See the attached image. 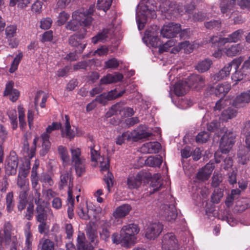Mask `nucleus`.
<instances>
[{
    "label": "nucleus",
    "mask_w": 250,
    "mask_h": 250,
    "mask_svg": "<svg viewBox=\"0 0 250 250\" xmlns=\"http://www.w3.org/2000/svg\"><path fill=\"white\" fill-rule=\"evenodd\" d=\"M113 75L108 74L106 76L103 77L100 80L101 84H106L113 83Z\"/></svg>",
    "instance_id": "63"
},
{
    "label": "nucleus",
    "mask_w": 250,
    "mask_h": 250,
    "mask_svg": "<svg viewBox=\"0 0 250 250\" xmlns=\"http://www.w3.org/2000/svg\"><path fill=\"white\" fill-rule=\"evenodd\" d=\"M26 227L27 228L25 231V245L27 248V250H31L33 239L32 235L30 230V224L29 223L27 224Z\"/></svg>",
    "instance_id": "35"
},
{
    "label": "nucleus",
    "mask_w": 250,
    "mask_h": 250,
    "mask_svg": "<svg viewBox=\"0 0 250 250\" xmlns=\"http://www.w3.org/2000/svg\"><path fill=\"white\" fill-rule=\"evenodd\" d=\"M11 229V224L7 222L4 225V229L0 230V245L3 239L6 245H10L11 246L10 250H17L16 247V239L15 237H11L10 230Z\"/></svg>",
    "instance_id": "4"
},
{
    "label": "nucleus",
    "mask_w": 250,
    "mask_h": 250,
    "mask_svg": "<svg viewBox=\"0 0 250 250\" xmlns=\"http://www.w3.org/2000/svg\"><path fill=\"white\" fill-rule=\"evenodd\" d=\"M41 139L42 140V150L41 152V155L42 156L45 155L49 151L51 143L49 141L50 135L46 133H43L41 135Z\"/></svg>",
    "instance_id": "26"
},
{
    "label": "nucleus",
    "mask_w": 250,
    "mask_h": 250,
    "mask_svg": "<svg viewBox=\"0 0 250 250\" xmlns=\"http://www.w3.org/2000/svg\"><path fill=\"white\" fill-rule=\"evenodd\" d=\"M131 209V207L128 204H123L117 207L113 211L112 215L115 219L125 217Z\"/></svg>",
    "instance_id": "18"
},
{
    "label": "nucleus",
    "mask_w": 250,
    "mask_h": 250,
    "mask_svg": "<svg viewBox=\"0 0 250 250\" xmlns=\"http://www.w3.org/2000/svg\"><path fill=\"white\" fill-rule=\"evenodd\" d=\"M189 89L187 81H181L176 83L174 87V91L176 95L182 96Z\"/></svg>",
    "instance_id": "23"
},
{
    "label": "nucleus",
    "mask_w": 250,
    "mask_h": 250,
    "mask_svg": "<svg viewBox=\"0 0 250 250\" xmlns=\"http://www.w3.org/2000/svg\"><path fill=\"white\" fill-rule=\"evenodd\" d=\"M42 250H54V244L49 239H42L40 242Z\"/></svg>",
    "instance_id": "48"
},
{
    "label": "nucleus",
    "mask_w": 250,
    "mask_h": 250,
    "mask_svg": "<svg viewBox=\"0 0 250 250\" xmlns=\"http://www.w3.org/2000/svg\"><path fill=\"white\" fill-rule=\"evenodd\" d=\"M243 61V58L240 57L233 59L231 62L225 65V66L215 74L213 77L215 81H221L228 77L230 74L232 66H234L235 69H239L240 64Z\"/></svg>",
    "instance_id": "3"
},
{
    "label": "nucleus",
    "mask_w": 250,
    "mask_h": 250,
    "mask_svg": "<svg viewBox=\"0 0 250 250\" xmlns=\"http://www.w3.org/2000/svg\"><path fill=\"white\" fill-rule=\"evenodd\" d=\"M159 214L167 221L173 222L177 216V213L174 205H163L159 211Z\"/></svg>",
    "instance_id": "11"
},
{
    "label": "nucleus",
    "mask_w": 250,
    "mask_h": 250,
    "mask_svg": "<svg viewBox=\"0 0 250 250\" xmlns=\"http://www.w3.org/2000/svg\"><path fill=\"white\" fill-rule=\"evenodd\" d=\"M239 5L243 8H247L250 9V0H238ZM227 0H223V2L221 4L220 8L222 13L232 14L231 10L235 3L236 0H230V3H226Z\"/></svg>",
    "instance_id": "9"
},
{
    "label": "nucleus",
    "mask_w": 250,
    "mask_h": 250,
    "mask_svg": "<svg viewBox=\"0 0 250 250\" xmlns=\"http://www.w3.org/2000/svg\"><path fill=\"white\" fill-rule=\"evenodd\" d=\"M71 175L68 173L62 174L61 175L60 182L59 184V188L60 189H62L64 187L66 186L67 184L68 180H69V183L71 182ZM72 189V188L71 187L70 183H69V187Z\"/></svg>",
    "instance_id": "45"
},
{
    "label": "nucleus",
    "mask_w": 250,
    "mask_h": 250,
    "mask_svg": "<svg viewBox=\"0 0 250 250\" xmlns=\"http://www.w3.org/2000/svg\"><path fill=\"white\" fill-rule=\"evenodd\" d=\"M189 87L199 90L205 85V77L198 74H192L189 76L187 81Z\"/></svg>",
    "instance_id": "13"
},
{
    "label": "nucleus",
    "mask_w": 250,
    "mask_h": 250,
    "mask_svg": "<svg viewBox=\"0 0 250 250\" xmlns=\"http://www.w3.org/2000/svg\"><path fill=\"white\" fill-rule=\"evenodd\" d=\"M112 0H98L97 7L99 10H102L106 12L110 7Z\"/></svg>",
    "instance_id": "39"
},
{
    "label": "nucleus",
    "mask_w": 250,
    "mask_h": 250,
    "mask_svg": "<svg viewBox=\"0 0 250 250\" xmlns=\"http://www.w3.org/2000/svg\"><path fill=\"white\" fill-rule=\"evenodd\" d=\"M142 183V179L140 174L136 176H129L127 178V185L130 189L138 188Z\"/></svg>",
    "instance_id": "28"
},
{
    "label": "nucleus",
    "mask_w": 250,
    "mask_h": 250,
    "mask_svg": "<svg viewBox=\"0 0 250 250\" xmlns=\"http://www.w3.org/2000/svg\"><path fill=\"white\" fill-rule=\"evenodd\" d=\"M80 26L88 27L90 26L93 21V18L91 16H87L82 13H80Z\"/></svg>",
    "instance_id": "50"
},
{
    "label": "nucleus",
    "mask_w": 250,
    "mask_h": 250,
    "mask_svg": "<svg viewBox=\"0 0 250 250\" xmlns=\"http://www.w3.org/2000/svg\"><path fill=\"white\" fill-rule=\"evenodd\" d=\"M94 62L95 61L93 59L81 61L73 65V69L74 71L80 69L86 70L87 67H91Z\"/></svg>",
    "instance_id": "29"
},
{
    "label": "nucleus",
    "mask_w": 250,
    "mask_h": 250,
    "mask_svg": "<svg viewBox=\"0 0 250 250\" xmlns=\"http://www.w3.org/2000/svg\"><path fill=\"white\" fill-rule=\"evenodd\" d=\"M220 124L216 121H213L207 126L208 130L210 131H215V134L217 136L220 135V129L223 127H221L219 129V127H220Z\"/></svg>",
    "instance_id": "47"
},
{
    "label": "nucleus",
    "mask_w": 250,
    "mask_h": 250,
    "mask_svg": "<svg viewBox=\"0 0 250 250\" xmlns=\"http://www.w3.org/2000/svg\"><path fill=\"white\" fill-rule=\"evenodd\" d=\"M181 31V25L179 23L170 22L164 25L161 30V34L167 38H173Z\"/></svg>",
    "instance_id": "10"
},
{
    "label": "nucleus",
    "mask_w": 250,
    "mask_h": 250,
    "mask_svg": "<svg viewBox=\"0 0 250 250\" xmlns=\"http://www.w3.org/2000/svg\"><path fill=\"white\" fill-rule=\"evenodd\" d=\"M125 139L132 140L131 136H130V133L124 132L121 135L117 137L116 143L117 145H121L124 143Z\"/></svg>",
    "instance_id": "58"
},
{
    "label": "nucleus",
    "mask_w": 250,
    "mask_h": 250,
    "mask_svg": "<svg viewBox=\"0 0 250 250\" xmlns=\"http://www.w3.org/2000/svg\"><path fill=\"white\" fill-rule=\"evenodd\" d=\"M163 229V225L159 222L150 223L145 230V237L150 240L157 238Z\"/></svg>",
    "instance_id": "6"
},
{
    "label": "nucleus",
    "mask_w": 250,
    "mask_h": 250,
    "mask_svg": "<svg viewBox=\"0 0 250 250\" xmlns=\"http://www.w3.org/2000/svg\"><path fill=\"white\" fill-rule=\"evenodd\" d=\"M77 212L78 215L81 218L84 220H88L90 217L88 214V208L85 207L84 203L81 204L77 208Z\"/></svg>",
    "instance_id": "36"
},
{
    "label": "nucleus",
    "mask_w": 250,
    "mask_h": 250,
    "mask_svg": "<svg viewBox=\"0 0 250 250\" xmlns=\"http://www.w3.org/2000/svg\"><path fill=\"white\" fill-rule=\"evenodd\" d=\"M247 74L248 73L245 71H243L241 69L240 70L238 69H235V73L231 76V79L237 83V82L242 81Z\"/></svg>",
    "instance_id": "41"
},
{
    "label": "nucleus",
    "mask_w": 250,
    "mask_h": 250,
    "mask_svg": "<svg viewBox=\"0 0 250 250\" xmlns=\"http://www.w3.org/2000/svg\"><path fill=\"white\" fill-rule=\"evenodd\" d=\"M87 30L85 28H83L82 33L74 34L71 36L69 39V43L72 46L78 47L77 52L81 54L86 46L87 43H82L81 40L85 38Z\"/></svg>",
    "instance_id": "5"
},
{
    "label": "nucleus",
    "mask_w": 250,
    "mask_h": 250,
    "mask_svg": "<svg viewBox=\"0 0 250 250\" xmlns=\"http://www.w3.org/2000/svg\"><path fill=\"white\" fill-rule=\"evenodd\" d=\"M17 29V26L16 24L7 26L5 29L6 38L9 40L16 36Z\"/></svg>",
    "instance_id": "34"
},
{
    "label": "nucleus",
    "mask_w": 250,
    "mask_h": 250,
    "mask_svg": "<svg viewBox=\"0 0 250 250\" xmlns=\"http://www.w3.org/2000/svg\"><path fill=\"white\" fill-rule=\"evenodd\" d=\"M204 25L208 29H216L217 30H219L221 28V21L219 20H213L205 22Z\"/></svg>",
    "instance_id": "46"
},
{
    "label": "nucleus",
    "mask_w": 250,
    "mask_h": 250,
    "mask_svg": "<svg viewBox=\"0 0 250 250\" xmlns=\"http://www.w3.org/2000/svg\"><path fill=\"white\" fill-rule=\"evenodd\" d=\"M212 63V62L211 60L208 59H206L198 63L196 67V69L198 71L203 73L208 71Z\"/></svg>",
    "instance_id": "32"
},
{
    "label": "nucleus",
    "mask_w": 250,
    "mask_h": 250,
    "mask_svg": "<svg viewBox=\"0 0 250 250\" xmlns=\"http://www.w3.org/2000/svg\"><path fill=\"white\" fill-rule=\"evenodd\" d=\"M244 49V47L243 44L238 43L231 45L229 47L225 48L224 52L228 57H232L240 54Z\"/></svg>",
    "instance_id": "21"
},
{
    "label": "nucleus",
    "mask_w": 250,
    "mask_h": 250,
    "mask_svg": "<svg viewBox=\"0 0 250 250\" xmlns=\"http://www.w3.org/2000/svg\"><path fill=\"white\" fill-rule=\"evenodd\" d=\"M18 159L14 156H10L7 160L5 171L8 175H14L16 173L18 167Z\"/></svg>",
    "instance_id": "19"
},
{
    "label": "nucleus",
    "mask_w": 250,
    "mask_h": 250,
    "mask_svg": "<svg viewBox=\"0 0 250 250\" xmlns=\"http://www.w3.org/2000/svg\"><path fill=\"white\" fill-rule=\"evenodd\" d=\"M86 234L90 243L94 246H97L99 243L98 234L96 230L91 226H87L86 229Z\"/></svg>",
    "instance_id": "27"
},
{
    "label": "nucleus",
    "mask_w": 250,
    "mask_h": 250,
    "mask_svg": "<svg viewBox=\"0 0 250 250\" xmlns=\"http://www.w3.org/2000/svg\"><path fill=\"white\" fill-rule=\"evenodd\" d=\"M237 113L236 110H223L219 119L223 122L227 121L229 119L235 117Z\"/></svg>",
    "instance_id": "42"
},
{
    "label": "nucleus",
    "mask_w": 250,
    "mask_h": 250,
    "mask_svg": "<svg viewBox=\"0 0 250 250\" xmlns=\"http://www.w3.org/2000/svg\"><path fill=\"white\" fill-rule=\"evenodd\" d=\"M161 247L163 250H178L177 240L172 233H167L163 236Z\"/></svg>",
    "instance_id": "7"
},
{
    "label": "nucleus",
    "mask_w": 250,
    "mask_h": 250,
    "mask_svg": "<svg viewBox=\"0 0 250 250\" xmlns=\"http://www.w3.org/2000/svg\"><path fill=\"white\" fill-rule=\"evenodd\" d=\"M140 229L135 224H130L124 226L121 230V236L123 237V242L125 247L128 248L136 243L137 234Z\"/></svg>",
    "instance_id": "1"
},
{
    "label": "nucleus",
    "mask_w": 250,
    "mask_h": 250,
    "mask_svg": "<svg viewBox=\"0 0 250 250\" xmlns=\"http://www.w3.org/2000/svg\"><path fill=\"white\" fill-rule=\"evenodd\" d=\"M214 168L212 163L207 164L204 167L199 169L196 175L197 179L201 182L208 180Z\"/></svg>",
    "instance_id": "17"
},
{
    "label": "nucleus",
    "mask_w": 250,
    "mask_h": 250,
    "mask_svg": "<svg viewBox=\"0 0 250 250\" xmlns=\"http://www.w3.org/2000/svg\"><path fill=\"white\" fill-rule=\"evenodd\" d=\"M210 135L208 132L201 131L199 132L196 137V142L199 144L206 143L209 139Z\"/></svg>",
    "instance_id": "49"
},
{
    "label": "nucleus",
    "mask_w": 250,
    "mask_h": 250,
    "mask_svg": "<svg viewBox=\"0 0 250 250\" xmlns=\"http://www.w3.org/2000/svg\"><path fill=\"white\" fill-rule=\"evenodd\" d=\"M94 146H90V155L91 160L92 162H97L98 160H100V154L97 150L94 149Z\"/></svg>",
    "instance_id": "62"
},
{
    "label": "nucleus",
    "mask_w": 250,
    "mask_h": 250,
    "mask_svg": "<svg viewBox=\"0 0 250 250\" xmlns=\"http://www.w3.org/2000/svg\"><path fill=\"white\" fill-rule=\"evenodd\" d=\"M14 83L13 81L8 82L3 92V96H8L9 100L13 102H16L19 98L20 92L14 88Z\"/></svg>",
    "instance_id": "15"
},
{
    "label": "nucleus",
    "mask_w": 250,
    "mask_h": 250,
    "mask_svg": "<svg viewBox=\"0 0 250 250\" xmlns=\"http://www.w3.org/2000/svg\"><path fill=\"white\" fill-rule=\"evenodd\" d=\"M237 158L238 163L242 165L246 164L249 160L244 150H240L238 152Z\"/></svg>",
    "instance_id": "60"
},
{
    "label": "nucleus",
    "mask_w": 250,
    "mask_h": 250,
    "mask_svg": "<svg viewBox=\"0 0 250 250\" xmlns=\"http://www.w3.org/2000/svg\"><path fill=\"white\" fill-rule=\"evenodd\" d=\"M23 57V54L22 52H20L14 58L13 62L11 63V67L9 69V72L10 73L14 72L18 67V65L21 61Z\"/></svg>",
    "instance_id": "44"
},
{
    "label": "nucleus",
    "mask_w": 250,
    "mask_h": 250,
    "mask_svg": "<svg viewBox=\"0 0 250 250\" xmlns=\"http://www.w3.org/2000/svg\"><path fill=\"white\" fill-rule=\"evenodd\" d=\"M161 148V144L157 142H148L142 146L141 151L144 153H156L159 152Z\"/></svg>",
    "instance_id": "20"
},
{
    "label": "nucleus",
    "mask_w": 250,
    "mask_h": 250,
    "mask_svg": "<svg viewBox=\"0 0 250 250\" xmlns=\"http://www.w3.org/2000/svg\"><path fill=\"white\" fill-rule=\"evenodd\" d=\"M52 22V21L50 18H47L44 19L41 21L40 27L43 29H48L51 27Z\"/></svg>",
    "instance_id": "64"
},
{
    "label": "nucleus",
    "mask_w": 250,
    "mask_h": 250,
    "mask_svg": "<svg viewBox=\"0 0 250 250\" xmlns=\"http://www.w3.org/2000/svg\"><path fill=\"white\" fill-rule=\"evenodd\" d=\"M175 42L173 40H169L167 41L165 43L160 45L159 48V51L162 53L164 52H167L169 50L170 47L174 46Z\"/></svg>",
    "instance_id": "56"
},
{
    "label": "nucleus",
    "mask_w": 250,
    "mask_h": 250,
    "mask_svg": "<svg viewBox=\"0 0 250 250\" xmlns=\"http://www.w3.org/2000/svg\"><path fill=\"white\" fill-rule=\"evenodd\" d=\"M76 172L78 176L83 175L85 171V160L74 163Z\"/></svg>",
    "instance_id": "40"
},
{
    "label": "nucleus",
    "mask_w": 250,
    "mask_h": 250,
    "mask_svg": "<svg viewBox=\"0 0 250 250\" xmlns=\"http://www.w3.org/2000/svg\"><path fill=\"white\" fill-rule=\"evenodd\" d=\"M25 167L22 168L20 167V171L19 175H20L21 176L23 177L24 178H25L28 173H29V169L30 168V163L29 161H26L25 162Z\"/></svg>",
    "instance_id": "61"
},
{
    "label": "nucleus",
    "mask_w": 250,
    "mask_h": 250,
    "mask_svg": "<svg viewBox=\"0 0 250 250\" xmlns=\"http://www.w3.org/2000/svg\"><path fill=\"white\" fill-rule=\"evenodd\" d=\"M58 151L63 162L65 164L68 163L70 157L66 148L62 146H60L58 147Z\"/></svg>",
    "instance_id": "38"
},
{
    "label": "nucleus",
    "mask_w": 250,
    "mask_h": 250,
    "mask_svg": "<svg viewBox=\"0 0 250 250\" xmlns=\"http://www.w3.org/2000/svg\"><path fill=\"white\" fill-rule=\"evenodd\" d=\"M109 30L108 29H104L102 32L98 33L96 36L92 38V42L94 44H96L99 42H103L108 38Z\"/></svg>",
    "instance_id": "33"
},
{
    "label": "nucleus",
    "mask_w": 250,
    "mask_h": 250,
    "mask_svg": "<svg viewBox=\"0 0 250 250\" xmlns=\"http://www.w3.org/2000/svg\"><path fill=\"white\" fill-rule=\"evenodd\" d=\"M67 205L68 217L71 219L74 215V198L73 195V191L70 187L68 190Z\"/></svg>",
    "instance_id": "25"
},
{
    "label": "nucleus",
    "mask_w": 250,
    "mask_h": 250,
    "mask_svg": "<svg viewBox=\"0 0 250 250\" xmlns=\"http://www.w3.org/2000/svg\"><path fill=\"white\" fill-rule=\"evenodd\" d=\"M100 163V167L101 168V171L104 172L107 171V175L104 176V178L105 183L106 184V187L108 192L110 191V188L113 186V175L112 174L108 171V168L109 166V161L107 158L101 157L100 158L99 161Z\"/></svg>",
    "instance_id": "8"
},
{
    "label": "nucleus",
    "mask_w": 250,
    "mask_h": 250,
    "mask_svg": "<svg viewBox=\"0 0 250 250\" xmlns=\"http://www.w3.org/2000/svg\"><path fill=\"white\" fill-rule=\"evenodd\" d=\"M119 62L117 59L112 58L105 62V66L107 68L115 69L118 67Z\"/></svg>",
    "instance_id": "57"
},
{
    "label": "nucleus",
    "mask_w": 250,
    "mask_h": 250,
    "mask_svg": "<svg viewBox=\"0 0 250 250\" xmlns=\"http://www.w3.org/2000/svg\"><path fill=\"white\" fill-rule=\"evenodd\" d=\"M250 102V90L241 93L237 96L233 102V106L237 108L243 107Z\"/></svg>",
    "instance_id": "16"
},
{
    "label": "nucleus",
    "mask_w": 250,
    "mask_h": 250,
    "mask_svg": "<svg viewBox=\"0 0 250 250\" xmlns=\"http://www.w3.org/2000/svg\"><path fill=\"white\" fill-rule=\"evenodd\" d=\"M72 160L74 163L75 162H79L85 160L82 157H81V150L79 148L72 147L70 149Z\"/></svg>",
    "instance_id": "43"
},
{
    "label": "nucleus",
    "mask_w": 250,
    "mask_h": 250,
    "mask_svg": "<svg viewBox=\"0 0 250 250\" xmlns=\"http://www.w3.org/2000/svg\"><path fill=\"white\" fill-rule=\"evenodd\" d=\"M125 92V90L118 92L117 90L114 89L109 91L108 93H105V95L108 101H109L121 97Z\"/></svg>",
    "instance_id": "54"
},
{
    "label": "nucleus",
    "mask_w": 250,
    "mask_h": 250,
    "mask_svg": "<svg viewBox=\"0 0 250 250\" xmlns=\"http://www.w3.org/2000/svg\"><path fill=\"white\" fill-rule=\"evenodd\" d=\"M80 14L72 15V19L69 21L65 25L67 30L76 31L78 30L80 26Z\"/></svg>",
    "instance_id": "24"
},
{
    "label": "nucleus",
    "mask_w": 250,
    "mask_h": 250,
    "mask_svg": "<svg viewBox=\"0 0 250 250\" xmlns=\"http://www.w3.org/2000/svg\"><path fill=\"white\" fill-rule=\"evenodd\" d=\"M61 124L60 123L53 122L51 125L47 126L46 131L44 133H47L49 135L53 131L61 128Z\"/></svg>",
    "instance_id": "59"
},
{
    "label": "nucleus",
    "mask_w": 250,
    "mask_h": 250,
    "mask_svg": "<svg viewBox=\"0 0 250 250\" xmlns=\"http://www.w3.org/2000/svg\"><path fill=\"white\" fill-rule=\"evenodd\" d=\"M243 33L244 31L242 29H238L229 34L232 43H236L240 41Z\"/></svg>",
    "instance_id": "53"
},
{
    "label": "nucleus",
    "mask_w": 250,
    "mask_h": 250,
    "mask_svg": "<svg viewBox=\"0 0 250 250\" xmlns=\"http://www.w3.org/2000/svg\"><path fill=\"white\" fill-rule=\"evenodd\" d=\"M231 88L230 84L228 83H219L215 87L210 86L209 91L210 94H214L215 96L224 98Z\"/></svg>",
    "instance_id": "14"
},
{
    "label": "nucleus",
    "mask_w": 250,
    "mask_h": 250,
    "mask_svg": "<svg viewBox=\"0 0 250 250\" xmlns=\"http://www.w3.org/2000/svg\"><path fill=\"white\" fill-rule=\"evenodd\" d=\"M150 186L153 192L158 190L162 186L161 176L159 173L155 174L152 178Z\"/></svg>",
    "instance_id": "31"
},
{
    "label": "nucleus",
    "mask_w": 250,
    "mask_h": 250,
    "mask_svg": "<svg viewBox=\"0 0 250 250\" xmlns=\"http://www.w3.org/2000/svg\"><path fill=\"white\" fill-rule=\"evenodd\" d=\"M162 157L160 155H157L155 157L150 156L148 157L145 161V164L150 167H160L162 163Z\"/></svg>",
    "instance_id": "30"
},
{
    "label": "nucleus",
    "mask_w": 250,
    "mask_h": 250,
    "mask_svg": "<svg viewBox=\"0 0 250 250\" xmlns=\"http://www.w3.org/2000/svg\"><path fill=\"white\" fill-rule=\"evenodd\" d=\"M69 18L70 15L68 13L65 12L64 11L61 12L58 16V20L57 21L58 24L59 26L63 25Z\"/></svg>",
    "instance_id": "55"
},
{
    "label": "nucleus",
    "mask_w": 250,
    "mask_h": 250,
    "mask_svg": "<svg viewBox=\"0 0 250 250\" xmlns=\"http://www.w3.org/2000/svg\"><path fill=\"white\" fill-rule=\"evenodd\" d=\"M64 117V126L62 129V137H66L69 139H72L75 136V132L71 128L68 116L65 115Z\"/></svg>",
    "instance_id": "22"
},
{
    "label": "nucleus",
    "mask_w": 250,
    "mask_h": 250,
    "mask_svg": "<svg viewBox=\"0 0 250 250\" xmlns=\"http://www.w3.org/2000/svg\"><path fill=\"white\" fill-rule=\"evenodd\" d=\"M152 135V133L146 125H140L136 129L130 132L132 140L136 141L146 138Z\"/></svg>",
    "instance_id": "12"
},
{
    "label": "nucleus",
    "mask_w": 250,
    "mask_h": 250,
    "mask_svg": "<svg viewBox=\"0 0 250 250\" xmlns=\"http://www.w3.org/2000/svg\"><path fill=\"white\" fill-rule=\"evenodd\" d=\"M77 247L78 249L83 250L85 247V238L83 232H79L77 237Z\"/></svg>",
    "instance_id": "52"
},
{
    "label": "nucleus",
    "mask_w": 250,
    "mask_h": 250,
    "mask_svg": "<svg viewBox=\"0 0 250 250\" xmlns=\"http://www.w3.org/2000/svg\"><path fill=\"white\" fill-rule=\"evenodd\" d=\"M223 196V192L221 188H216L214 190L212 196L211 200L213 203L217 204Z\"/></svg>",
    "instance_id": "51"
},
{
    "label": "nucleus",
    "mask_w": 250,
    "mask_h": 250,
    "mask_svg": "<svg viewBox=\"0 0 250 250\" xmlns=\"http://www.w3.org/2000/svg\"><path fill=\"white\" fill-rule=\"evenodd\" d=\"M224 134L220 143V149L222 153L226 154L231 149L235 142V134L228 130L225 127L220 129V135Z\"/></svg>",
    "instance_id": "2"
},
{
    "label": "nucleus",
    "mask_w": 250,
    "mask_h": 250,
    "mask_svg": "<svg viewBox=\"0 0 250 250\" xmlns=\"http://www.w3.org/2000/svg\"><path fill=\"white\" fill-rule=\"evenodd\" d=\"M13 193L10 192L7 193L6 196V210L8 213H11L14 208L15 204L13 200Z\"/></svg>",
    "instance_id": "37"
}]
</instances>
